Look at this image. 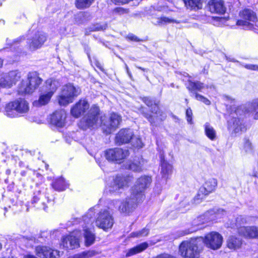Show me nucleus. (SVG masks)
<instances>
[{
	"instance_id": "23",
	"label": "nucleus",
	"mask_w": 258,
	"mask_h": 258,
	"mask_svg": "<svg viewBox=\"0 0 258 258\" xmlns=\"http://www.w3.org/2000/svg\"><path fill=\"white\" fill-rule=\"evenodd\" d=\"M89 104L85 99H81L74 105L71 110V114L76 118L81 116L89 109Z\"/></svg>"
},
{
	"instance_id": "30",
	"label": "nucleus",
	"mask_w": 258,
	"mask_h": 258,
	"mask_svg": "<svg viewBox=\"0 0 258 258\" xmlns=\"http://www.w3.org/2000/svg\"><path fill=\"white\" fill-rule=\"evenodd\" d=\"M148 247L147 242L142 243L136 246L129 249L126 252L125 255L127 257L134 255L145 250Z\"/></svg>"
},
{
	"instance_id": "64",
	"label": "nucleus",
	"mask_w": 258,
	"mask_h": 258,
	"mask_svg": "<svg viewBox=\"0 0 258 258\" xmlns=\"http://www.w3.org/2000/svg\"><path fill=\"white\" fill-rule=\"evenodd\" d=\"M43 209H44V210H46V207H44V208H43Z\"/></svg>"
},
{
	"instance_id": "58",
	"label": "nucleus",
	"mask_w": 258,
	"mask_h": 258,
	"mask_svg": "<svg viewBox=\"0 0 258 258\" xmlns=\"http://www.w3.org/2000/svg\"><path fill=\"white\" fill-rule=\"evenodd\" d=\"M1 79H5V81H3L4 83H7V81L9 80L8 79H7V77L6 76L5 78H1Z\"/></svg>"
},
{
	"instance_id": "46",
	"label": "nucleus",
	"mask_w": 258,
	"mask_h": 258,
	"mask_svg": "<svg viewBox=\"0 0 258 258\" xmlns=\"http://www.w3.org/2000/svg\"><path fill=\"white\" fill-rule=\"evenodd\" d=\"M113 12L119 15H123L124 14H127L129 12L128 9H124L122 8H116L114 9Z\"/></svg>"
},
{
	"instance_id": "15",
	"label": "nucleus",
	"mask_w": 258,
	"mask_h": 258,
	"mask_svg": "<svg viewBox=\"0 0 258 258\" xmlns=\"http://www.w3.org/2000/svg\"><path fill=\"white\" fill-rule=\"evenodd\" d=\"M105 154L107 160L120 163L129 155V152L128 150L115 148L106 150Z\"/></svg>"
},
{
	"instance_id": "28",
	"label": "nucleus",
	"mask_w": 258,
	"mask_h": 258,
	"mask_svg": "<svg viewBox=\"0 0 258 258\" xmlns=\"http://www.w3.org/2000/svg\"><path fill=\"white\" fill-rule=\"evenodd\" d=\"M227 246L230 249L236 250L241 247L242 240L235 236H230L227 240Z\"/></svg>"
},
{
	"instance_id": "55",
	"label": "nucleus",
	"mask_w": 258,
	"mask_h": 258,
	"mask_svg": "<svg viewBox=\"0 0 258 258\" xmlns=\"http://www.w3.org/2000/svg\"><path fill=\"white\" fill-rule=\"evenodd\" d=\"M125 69H126V72H127V74L131 78L132 74H131V73L129 71V69H128V67H127V64H125Z\"/></svg>"
},
{
	"instance_id": "4",
	"label": "nucleus",
	"mask_w": 258,
	"mask_h": 258,
	"mask_svg": "<svg viewBox=\"0 0 258 258\" xmlns=\"http://www.w3.org/2000/svg\"><path fill=\"white\" fill-rule=\"evenodd\" d=\"M81 89L72 84H68L63 86L61 94L58 97L60 105L66 106L72 103L74 98L81 93Z\"/></svg>"
},
{
	"instance_id": "49",
	"label": "nucleus",
	"mask_w": 258,
	"mask_h": 258,
	"mask_svg": "<svg viewBox=\"0 0 258 258\" xmlns=\"http://www.w3.org/2000/svg\"><path fill=\"white\" fill-rule=\"evenodd\" d=\"M42 196V195L41 194V192L40 191H38L36 192H34V196L32 199V203H36L40 199V197Z\"/></svg>"
},
{
	"instance_id": "6",
	"label": "nucleus",
	"mask_w": 258,
	"mask_h": 258,
	"mask_svg": "<svg viewBox=\"0 0 258 258\" xmlns=\"http://www.w3.org/2000/svg\"><path fill=\"white\" fill-rule=\"evenodd\" d=\"M94 210V208H90L86 215L83 218L84 222L86 224L83 228L85 244L87 246L93 244L95 240V235L89 227V226H91L94 222L93 216L95 213Z\"/></svg>"
},
{
	"instance_id": "16",
	"label": "nucleus",
	"mask_w": 258,
	"mask_h": 258,
	"mask_svg": "<svg viewBox=\"0 0 258 258\" xmlns=\"http://www.w3.org/2000/svg\"><path fill=\"white\" fill-rule=\"evenodd\" d=\"M79 231H74L70 235L63 237L61 240V246L68 249H74L79 247Z\"/></svg>"
},
{
	"instance_id": "61",
	"label": "nucleus",
	"mask_w": 258,
	"mask_h": 258,
	"mask_svg": "<svg viewBox=\"0 0 258 258\" xmlns=\"http://www.w3.org/2000/svg\"><path fill=\"white\" fill-rule=\"evenodd\" d=\"M0 23H1V24H4V23H5V21H4V20H0Z\"/></svg>"
},
{
	"instance_id": "59",
	"label": "nucleus",
	"mask_w": 258,
	"mask_h": 258,
	"mask_svg": "<svg viewBox=\"0 0 258 258\" xmlns=\"http://www.w3.org/2000/svg\"><path fill=\"white\" fill-rule=\"evenodd\" d=\"M3 60L0 58V68L3 66Z\"/></svg>"
},
{
	"instance_id": "26",
	"label": "nucleus",
	"mask_w": 258,
	"mask_h": 258,
	"mask_svg": "<svg viewBox=\"0 0 258 258\" xmlns=\"http://www.w3.org/2000/svg\"><path fill=\"white\" fill-rule=\"evenodd\" d=\"M209 8L211 13L223 14L226 8L222 0H211L208 3Z\"/></svg>"
},
{
	"instance_id": "36",
	"label": "nucleus",
	"mask_w": 258,
	"mask_h": 258,
	"mask_svg": "<svg viewBox=\"0 0 258 258\" xmlns=\"http://www.w3.org/2000/svg\"><path fill=\"white\" fill-rule=\"evenodd\" d=\"M252 218V217L249 216H238L235 220V225L238 228L242 226V225L250 223Z\"/></svg>"
},
{
	"instance_id": "54",
	"label": "nucleus",
	"mask_w": 258,
	"mask_h": 258,
	"mask_svg": "<svg viewBox=\"0 0 258 258\" xmlns=\"http://www.w3.org/2000/svg\"><path fill=\"white\" fill-rule=\"evenodd\" d=\"M224 98L226 100H228V101H230L231 102H234L235 101V100L234 99H232L229 96H224Z\"/></svg>"
},
{
	"instance_id": "20",
	"label": "nucleus",
	"mask_w": 258,
	"mask_h": 258,
	"mask_svg": "<svg viewBox=\"0 0 258 258\" xmlns=\"http://www.w3.org/2000/svg\"><path fill=\"white\" fill-rule=\"evenodd\" d=\"M36 252L40 258H59L62 254L60 251L45 246H37Z\"/></svg>"
},
{
	"instance_id": "8",
	"label": "nucleus",
	"mask_w": 258,
	"mask_h": 258,
	"mask_svg": "<svg viewBox=\"0 0 258 258\" xmlns=\"http://www.w3.org/2000/svg\"><path fill=\"white\" fill-rule=\"evenodd\" d=\"M143 201H139L132 197V193L129 198H126L125 201L120 202L119 200H113L111 205L115 208H117L120 213L125 215H129L136 208L138 203Z\"/></svg>"
},
{
	"instance_id": "34",
	"label": "nucleus",
	"mask_w": 258,
	"mask_h": 258,
	"mask_svg": "<svg viewBox=\"0 0 258 258\" xmlns=\"http://www.w3.org/2000/svg\"><path fill=\"white\" fill-rule=\"evenodd\" d=\"M187 8L200 9L202 8L201 0H183Z\"/></svg>"
},
{
	"instance_id": "39",
	"label": "nucleus",
	"mask_w": 258,
	"mask_h": 258,
	"mask_svg": "<svg viewBox=\"0 0 258 258\" xmlns=\"http://www.w3.org/2000/svg\"><path fill=\"white\" fill-rule=\"evenodd\" d=\"M96 253L94 250H88L75 254L73 258H90L95 255Z\"/></svg>"
},
{
	"instance_id": "14",
	"label": "nucleus",
	"mask_w": 258,
	"mask_h": 258,
	"mask_svg": "<svg viewBox=\"0 0 258 258\" xmlns=\"http://www.w3.org/2000/svg\"><path fill=\"white\" fill-rule=\"evenodd\" d=\"M96 224L104 230L110 229L114 224L113 217L107 210H101L96 220Z\"/></svg>"
},
{
	"instance_id": "7",
	"label": "nucleus",
	"mask_w": 258,
	"mask_h": 258,
	"mask_svg": "<svg viewBox=\"0 0 258 258\" xmlns=\"http://www.w3.org/2000/svg\"><path fill=\"white\" fill-rule=\"evenodd\" d=\"M6 114L10 117H15L19 113H24L29 110L28 103L22 99L8 103L6 106Z\"/></svg>"
},
{
	"instance_id": "1",
	"label": "nucleus",
	"mask_w": 258,
	"mask_h": 258,
	"mask_svg": "<svg viewBox=\"0 0 258 258\" xmlns=\"http://www.w3.org/2000/svg\"><path fill=\"white\" fill-rule=\"evenodd\" d=\"M247 113H254L253 117L258 119V98L246 104L245 107H237L231 113L232 118L228 121V129L232 136H237L246 131V127L241 117L243 109Z\"/></svg>"
},
{
	"instance_id": "2",
	"label": "nucleus",
	"mask_w": 258,
	"mask_h": 258,
	"mask_svg": "<svg viewBox=\"0 0 258 258\" xmlns=\"http://www.w3.org/2000/svg\"><path fill=\"white\" fill-rule=\"evenodd\" d=\"M201 240L197 238L182 241L179 246V253L184 258H199L202 250Z\"/></svg>"
},
{
	"instance_id": "18",
	"label": "nucleus",
	"mask_w": 258,
	"mask_h": 258,
	"mask_svg": "<svg viewBox=\"0 0 258 258\" xmlns=\"http://www.w3.org/2000/svg\"><path fill=\"white\" fill-rule=\"evenodd\" d=\"M239 15L241 18L244 19L238 20L236 24L238 26H241L244 28H249L250 27V22H254L256 19L255 14L250 9H244L242 12H240Z\"/></svg>"
},
{
	"instance_id": "51",
	"label": "nucleus",
	"mask_w": 258,
	"mask_h": 258,
	"mask_svg": "<svg viewBox=\"0 0 258 258\" xmlns=\"http://www.w3.org/2000/svg\"><path fill=\"white\" fill-rule=\"evenodd\" d=\"M127 38L128 39L134 41H140V39H139L136 35L133 34H130L127 36Z\"/></svg>"
},
{
	"instance_id": "21",
	"label": "nucleus",
	"mask_w": 258,
	"mask_h": 258,
	"mask_svg": "<svg viewBox=\"0 0 258 258\" xmlns=\"http://www.w3.org/2000/svg\"><path fill=\"white\" fill-rule=\"evenodd\" d=\"M204 88L203 83L200 82H192L189 81L188 86L187 87L189 91L195 95V98L200 101H202L206 105H210L211 103L210 101L204 96L199 94L196 92L195 91H201Z\"/></svg>"
},
{
	"instance_id": "9",
	"label": "nucleus",
	"mask_w": 258,
	"mask_h": 258,
	"mask_svg": "<svg viewBox=\"0 0 258 258\" xmlns=\"http://www.w3.org/2000/svg\"><path fill=\"white\" fill-rule=\"evenodd\" d=\"M58 87V83L57 81L51 79L47 80L45 83V92L40 94L38 100L35 101L33 102V105L37 107L48 103Z\"/></svg>"
},
{
	"instance_id": "33",
	"label": "nucleus",
	"mask_w": 258,
	"mask_h": 258,
	"mask_svg": "<svg viewBox=\"0 0 258 258\" xmlns=\"http://www.w3.org/2000/svg\"><path fill=\"white\" fill-rule=\"evenodd\" d=\"M205 133L206 136L211 140L214 141L216 139V132L214 127L208 122L204 125Z\"/></svg>"
},
{
	"instance_id": "52",
	"label": "nucleus",
	"mask_w": 258,
	"mask_h": 258,
	"mask_svg": "<svg viewBox=\"0 0 258 258\" xmlns=\"http://www.w3.org/2000/svg\"><path fill=\"white\" fill-rule=\"evenodd\" d=\"M143 115H144V116L147 118L148 120L151 123H153L154 122V121L152 119V116L151 115L148 114V113H145L144 111H143Z\"/></svg>"
},
{
	"instance_id": "56",
	"label": "nucleus",
	"mask_w": 258,
	"mask_h": 258,
	"mask_svg": "<svg viewBox=\"0 0 258 258\" xmlns=\"http://www.w3.org/2000/svg\"><path fill=\"white\" fill-rule=\"evenodd\" d=\"M24 258H36L35 256L31 254H27L25 255Z\"/></svg>"
},
{
	"instance_id": "43",
	"label": "nucleus",
	"mask_w": 258,
	"mask_h": 258,
	"mask_svg": "<svg viewBox=\"0 0 258 258\" xmlns=\"http://www.w3.org/2000/svg\"><path fill=\"white\" fill-rule=\"evenodd\" d=\"M130 169L134 171L140 172L142 170V168L140 163H132L130 165Z\"/></svg>"
},
{
	"instance_id": "47",
	"label": "nucleus",
	"mask_w": 258,
	"mask_h": 258,
	"mask_svg": "<svg viewBox=\"0 0 258 258\" xmlns=\"http://www.w3.org/2000/svg\"><path fill=\"white\" fill-rule=\"evenodd\" d=\"M192 115L191 109L190 108H187L186 110V116L187 122L190 124L192 123Z\"/></svg>"
},
{
	"instance_id": "62",
	"label": "nucleus",
	"mask_w": 258,
	"mask_h": 258,
	"mask_svg": "<svg viewBox=\"0 0 258 258\" xmlns=\"http://www.w3.org/2000/svg\"><path fill=\"white\" fill-rule=\"evenodd\" d=\"M254 176L258 178V173H254Z\"/></svg>"
},
{
	"instance_id": "37",
	"label": "nucleus",
	"mask_w": 258,
	"mask_h": 258,
	"mask_svg": "<svg viewBox=\"0 0 258 258\" xmlns=\"http://www.w3.org/2000/svg\"><path fill=\"white\" fill-rule=\"evenodd\" d=\"M107 27V24H96L93 25L92 26L89 27V28L86 29L85 35H88L89 33L91 32L105 30Z\"/></svg>"
},
{
	"instance_id": "5",
	"label": "nucleus",
	"mask_w": 258,
	"mask_h": 258,
	"mask_svg": "<svg viewBox=\"0 0 258 258\" xmlns=\"http://www.w3.org/2000/svg\"><path fill=\"white\" fill-rule=\"evenodd\" d=\"M133 178L130 176L117 175L106 186V192L110 194H118L124 188H127Z\"/></svg>"
},
{
	"instance_id": "13",
	"label": "nucleus",
	"mask_w": 258,
	"mask_h": 258,
	"mask_svg": "<svg viewBox=\"0 0 258 258\" xmlns=\"http://www.w3.org/2000/svg\"><path fill=\"white\" fill-rule=\"evenodd\" d=\"M122 120L120 115L116 113L110 114L108 119L102 121V128L106 134H109L118 127Z\"/></svg>"
},
{
	"instance_id": "24",
	"label": "nucleus",
	"mask_w": 258,
	"mask_h": 258,
	"mask_svg": "<svg viewBox=\"0 0 258 258\" xmlns=\"http://www.w3.org/2000/svg\"><path fill=\"white\" fill-rule=\"evenodd\" d=\"M67 114L64 110L55 111L50 118V123L57 127H62L66 123Z\"/></svg>"
},
{
	"instance_id": "45",
	"label": "nucleus",
	"mask_w": 258,
	"mask_h": 258,
	"mask_svg": "<svg viewBox=\"0 0 258 258\" xmlns=\"http://www.w3.org/2000/svg\"><path fill=\"white\" fill-rule=\"evenodd\" d=\"M244 149L246 152H249L252 150V145L248 140L245 139L244 143Z\"/></svg>"
},
{
	"instance_id": "40",
	"label": "nucleus",
	"mask_w": 258,
	"mask_h": 258,
	"mask_svg": "<svg viewBox=\"0 0 258 258\" xmlns=\"http://www.w3.org/2000/svg\"><path fill=\"white\" fill-rule=\"evenodd\" d=\"M149 232V229L146 227L141 231L132 232L131 233L130 236L132 237H141L148 235Z\"/></svg>"
},
{
	"instance_id": "32",
	"label": "nucleus",
	"mask_w": 258,
	"mask_h": 258,
	"mask_svg": "<svg viewBox=\"0 0 258 258\" xmlns=\"http://www.w3.org/2000/svg\"><path fill=\"white\" fill-rule=\"evenodd\" d=\"M152 23L156 25L162 26L168 23H178V22L173 19L163 16L161 17L153 18Z\"/></svg>"
},
{
	"instance_id": "11",
	"label": "nucleus",
	"mask_w": 258,
	"mask_h": 258,
	"mask_svg": "<svg viewBox=\"0 0 258 258\" xmlns=\"http://www.w3.org/2000/svg\"><path fill=\"white\" fill-rule=\"evenodd\" d=\"M217 185V181L215 178H210L205 181L200 187L197 196L194 199V203L198 204L201 203L206 196L214 191Z\"/></svg>"
},
{
	"instance_id": "60",
	"label": "nucleus",
	"mask_w": 258,
	"mask_h": 258,
	"mask_svg": "<svg viewBox=\"0 0 258 258\" xmlns=\"http://www.w3.org/2000/svg\"><path fill=\"white\" fill-rule=\"evenodd\" d=\"M137 68H138L139 69H140V70H142V71H144L145 70V69L144 68H142V67H137Z\"/></svg>"
},
{
	"instance_id": "38",
	"label": "nucleus",
	"mask_w": 258,
	"mask_h": 258,
	"mask_svg": "<svg viewBox=\"0 0 258 258\" xmlns=\"http://www.w3.org/2000/svg\"><path fill=\"white\" fill-rule=\"evenodd\" d=\"M143 101L149 107H152V112L155 114H157L159 110L158 106L155 103L154 100L149 97H144Z\"/></svg>"
},
{
	"instance_id": "3",
	"label": "nucleus",
	"mask_w": 258,
	"mask_h": 258,
	"mask_svg": "<svg viewBox=\"0 0 258 258\" xmlns=\"http://www.w3.org/2000/svg\"><path fill=\"white\" fill-rule=\"evenodd\" d=\"M152 181V177L148 175L139 177L131 189L132 197L137 200L143 201L145 198V193L150 187Z\"/></svg>"
},
{
	"instance_id": "53",
	"label": "nucleus",
	"mask_w": 258,
	"mask_h": 258,
	"mask_svg": "<svg viewBox=\"0 0 258 258\" xmlns=\"http://www.w3.org/2000/svg\"><path fill=\"white\" fill-rule=\"evenodd\" d=\"M226 59L229 61H232V62H239L238 61H237V60H236L234 58H233V57H227L226 56Z\"/></svg>"
},
{
	"instance_id": "25",
	"label": "nucleus",
	"mask_w": 258,
	"mask_h": 258,
	"mask_svg": "<svg viewBox=\"0 0 258 258\" xmlns=\"http://www.w3.org/2000/svg\"><path fill=\"white\" fill-rule=\"evenodd\" d=\"M133 132L132 130L122 129L116 135L115 137V142L118 145L128 143L133 139Z\"/></svg>"
},
{
	"instance_id": "22",
	"label": "nucleus",
	"mask_w": 258,
	"mask_h": 258,
	"mask_svg": "<svg viewBox=\"0 0 258 258\" xmlns=\"http://www.w3.org/2000/svg\"><path fill=\"white\" fill-rule=\"evenodd\" d=\"M237 233L245 238H258V227L240 226L237 228Z\"/></svg>"
},
{
	"instance_id": "10",
	"label": "nucleus",
	"mask_w": 258,
	"mask_h": 258,
	"mask_svg": "<svg viewBox=\"0 0 258 258\" xmlns=\"http://www.w3.org/2000/svg\"><path fill=\"white\" fill-rule=\"evenodd\" d=\"M99 108L95 105H92L88 113L80 120L79 126L83 130H86L95 125L98 120Z\"/></svg>"
},
{
	"instance_id": "17",
	"label": "nucleus",
	"mask_w": 258,
	"mask_h": 258,
	"mask_svg": "<svg viewBox=\"0 0 258 258\" xmlns=\"http://www.w3.org/2000/svg\"><path fill=\"white\" fill-rule=\"evenodd\" d=\"M47 36L43 32H37L31 39L28 40L29 47L30 50L34 51L41 47L46 41Z\"/></svg>"
},
{
	"instance_id": "19",
	"label": "nucleus",
	"mask_w": 258,
	"mask_h": 258,
	"mask_svg": "<svg viewBox=\"0 0 258 258\" xmlns=\"http://www.w3.org/2000/svg\"><path fill=\"white\" fill-rule=\"evenodd\" d=\"M27 78L29 80V84L25 88L24 92L27 94H31L39 87L42 80L36 72L29 73L28 74Z\"/></svg>"
},
{
	"instance_id": "27",
	"label": "nucleus",
	"mask_w": 258,
	"mask_h": 258,
	"mask_svg": "<svg viewBox=\"0 0 258 258\" xmlns=\"http://www.w3.org/2000/svg\"><path fill=\"white\" fill-rule=\"evenodd\" d=\"M7 79L9 80L7 81V83H4L5 79H0V86L3 87L10 88L13 84L16 83L20 79V73L17 71H11L8 75L6 76Z\"/></svg>"
},
{
	"instance_id": "35",
	"label": "nucleus",
	"mask_w": 258,
	"mask_h": 258,
	"mask_svg": "<svg viewBox=\"0 0 258 258\" xmlns=\"http://www.w3.org/2000/svg\"><path fill=\"white\" fill-rule=\"evenodd\" d=\"M94 2V0H76L75 6L78 9H85L89 8Z\"/></svg>"
},
{
	"instance_id": "48",
	"label": "nucleus",
	"mask_w": 258,
	"mask_h": 258,
	"mask_svg": "<svg viewBox=\"0 0 258 258\" xmlns=\"http://www.w3.org/2000/svg\"><path fill=\"white\" fill-rule=\"evenodd\" d=\"M240 64L248 70H253V71H258V65H257V64H242L241 63H240Z\"/></svg>"
},
{
	"instance_id": "42",
	"label": "nucleus",
	"mask_w": 258,
	"mask_h": 258,
	"mask_svg": "<svg viewBox=\"0 0 258 258\" xmlns=\"http://www.w3.org/2000/svg\"><path fill=\"white\" fill-rule=\"evenodd\" d=\"M199 228L198 227L197 228H194L191 229H186L185 230H179L177 232V235L175 236L174 237L175 238H177L180 236H183L184 235H186L187 234H188L189 233H192L198 230Z\"/></svg>"
},
{
	"instance_id": "41",
	"label": "nucleus",
	"mask_w": 258,
	"mask_h": 258,
	"mask_svg": "<svg viewBox=\"0 0 258 258\" xmlns=\"http://www.w3.org/2000/svg\"><path fill=\"white\" fill-rule=\"evenodd\" d=\"M24 40V38L23 36L20 37L15 40L12 41L10 39H7V43L10 45V47H13L14 48L18 47V45L20 43L21 41Z\"/></svg>"
},
{
	"instance_id": "63",
	"label": "nucleus",
	"mask_w": 258,
	"mask_h": 258,
	"mask_svg": "<svg viewBox=\"0 0 258 258\" xmlns=\"http://www.w3.org/2000/svg\"><path fill=\"white\" fill-rule=\"evenodd\" d=\"M2 248V244L0 243V249Z\"/></svg>"
},
{
	"instance_id": "57",
	"label": "nucleus",
	"mask_w": 258,
	"mask_h": 258,
	"mask_svg": "<svg viewBox=\"0 0 258 258\" xmlns=\"http://www.w3.org/2000/svg\"><path fill=\"white\" fill-rule=\"evenodd\" d=\"M84 15H85L84 13H81V14H80L79 15H78L77 17L78 18H81L82 17H84Z\"/></svg>"
},
{
	"instance_id": "44",
	"label": "nucleus",
	"mask_w": 258,
	"mask_h": 258,
	"mask_svg": "<svg viewBox=\"0 0 258 258\" xmlns=\"http://www.w3.org/2000/svg\"><path fill=\"white\" fill-rule=\"evenodd\" d=\"M209 214L210 213H207L205 215L198 217L197 219H195L194 220L193 224L195 226H198L199 225V224L198 223V222H202V223H204L205 221L203 220H204L205 219V218L206 217H208Z\"/></svg>"
},
{
	"instance_id": "29",
	"label": "nucleus",
	"mask_w": 258,
	"mask_h": 258,
	"mask_svg": "<svg viewBox=\"0 0 258 258\" xmlns=\"http://www.w3.org/2000/svg\"><path fill=\"white\" fill-rule=\"evenodd\" d=\"M161 174L163 177L167 178L172 172V166L168 163L161 155Z\"/></svg>"
},
{
	"instance_id": "12",
	"label": "nucleus",
	"mask_w": 258,
	"mask_h": 258,
	"mask_svg": "<svg viewBox=\"0 0 258 258\" xmlns=\"http://www.w3.org/2000/svg\"><path fill=\"white\" fill-rule=\"evenodd\" d=\"M201 242L203 241L206 246L213 250L219 249L223 243V237L216 232H211L207 234L204 238L199 237Z\"/></svg>"
},
{
	"instance_id": "50",
	"label": "nucleus",
	"mask_w": 258,
	"mask_h": 258,
	"mask_svg": "<svg viewBox=\"0 0 258 258\" xmlns=\"http://www.w3.org/2000/svg\"><path fill=\"white\" fill-rule=\"evenodd\" d=\"M136 142L133 143V146L138 148H142L143 146V144L141 140L139 138H136Z\"/></svg>"
},
{
	"instance_id": "31",
	"label": "nucleus",
	"mask_w": 258,
	"mask_h": 258,
	"mask_svg": "<svg viewBox=\"0 0 258 258\" xmlns=\"http://www.w3.org/2000/svg\"><path fill=\"white\" fill-rule=\"evenodd\" d=\"M51 185L54 190L58 191L65 190L68 186V184L65 181L64 178L61 177L56 178L52 183Z\"/></svg>"
}]
</instances>
